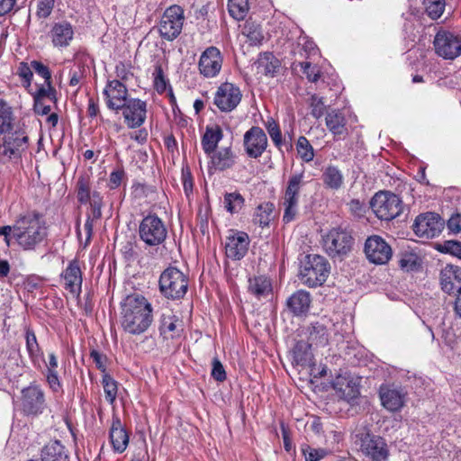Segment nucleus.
Wrapping results in <instances>:
<instances>
[{"mask_svg":"<svg viewBox=\"0 0 461 461\" xmlns=\"http://www.w3.org/2000/svg\"><path fill=\"white\" fill-rule=\"evenodd\" d=\"M0 159L5 162H18L28 150L30 138L28 127L24 122L17 121L14 108L0 99Z\"/></svg>","mask_w":461,"mask_h":461,"instance_id":"f257e3e1","label":"nucleus"},{"mask_svg":"<svg viewBox=\"0 0 461 461\" xmlns=\"http://www.w3.org/2000/svg\"><path fill=\"white\" fill-rule=\"evenodd\" d=\"M0 235L8 247L15 244L33 251L47 239L48 231L42 214L32 211L19 215L13 225L0 227Z\"/></svg>","mask_w":461,"mask_h":461,"instance_id":"f03ea898","label":"nucleus"},{"mask_svg":"<svg viewBox=\"0 0 461 461\" xmlns=\"http://www.w3.org/2000/svg\"><path fill=\"white\" fill-rule=\"evenodd\" d=\"M122 329L132 335L144 333L153 321L152 306L140 294L127 295L121 303Z\"/></svg>","mask_w":461,"mask_h":461,"instance_id":"7ed1b4c3","label":"nucleus"},{"mask_svg":"<svg viewBox=\"0 0 461 461\" xmlns=\"http://www.w3.org/2000/svg\"><path fill=\"white\" fill-rule=\"evenodd\" d=\"M159 291L167 299L180 300L188 290V276L175 267H168L160 275Z\"/></svg>","mask_w":461,"mask_h":461,"instance_id":"20e7f679","label":"nucleus"},{"mask_svg":"<svg viewBox=\"0 0 461 461\" xmlns=\"http://www.w3.org/2000/svg\"><path fill=\"white\" fill-rule=\"evenodd\" d=\"M353 245L351 233L341 227L332 228L322 237L323 249L333 259L342 260L350 253Z\"/></svg>","mask_w":461,"mask_h":461,"instance_id":"39448f33","label":"nucleus"},{"mask_svg":"<svg viewBox=\"0 0 461 461\" xmlns=\"http://www.w3.org/2000/svg\"><path fill=\"white\" fill-rule=\"evenodd\" d=\"M330 271L329 261L322 256L310 254L300 271L301 282L309 286L321 285L328 278Z\"/></svg>","mask_w":461,"mask_h":461,"instance_id":"423d86ee","label":"nucleus"},{"mask_svg":"<svg viewBox=\"0 0 461 461\" xmlns=\"http://www.w3.org/2000/svg\"><path fill=\"white\" fill-rule=\"evenodd\" d=\"M370 205L378 219L387 221L398 217L403 210L402 199L389 191L376 193Z\"/></svg>","mask_w":461,"mask_h":461,"instance_id":"0eeeda50","label":"nucleus"},{"mask_svg":"<svg viewBox=\"0 0 461 461\" xmlns=\"http://www.w3.org/2000/svg\"><path fill=\"white\" fill-rule=\"evenodd\" d=\"M303 185V173L294 174L288 179L280 203L284 209L283 221L285 223L294 221L299 213V194Z\"/></svg>","mask_w":461,"mask_h":461,"instance_id":"6e6552de","label":"nucleus"},{"mask_svg":"<svg viewBox=\"0 0 461 461\" xmlns=\"http://www.w3.org/2000/svg\"><path fill=\"white\" fill-rule=\"evenodd\" d=\"M184 22V10L181 6L174 5L167 7L158 26L159 35L168 41H174L181 33Z\"/></svg>","mask_w":461,"mask_h":461,"instance_id":"1a4fd4ad","label":"nucleus"},{"mask_svg":"<svg viewBox=\"0 0 461 461\" xmlns=\"http://www.w3.org/2000/svg\"><path fill=\"white\" fill-rule=\"evenodd\" d=\"M167 230L162 220L156 214L144 217L139 225V236L147 246L155 247L167 239Z\"/></svg>","mask_w":461,"mask_h":461,"instance_id":"9d476101","label":"nucleus"},{"mask_svg":"<svg viewBox=\"0 0 461 461\" xmlns=\"http://www.w3.org/2000/svg\"><path fill=\"white\" fill-rule=\"evenodd\" d=\"M360 451L371 461H386L389 448L385 440L375 435L362 433L357 435Z\"/></svg>","mask_w":461,"mask_h":461,"instance_id":"9b49d317","label":"nucleus"},{"mask_svg":"<svg viewBox=\"0 0 461 461\" xmlns=\"http://www.w3.org/2000/svg\"><path fill=\"white\" fill-rule=\"evenodd\" d=\"M22 411L26 416L36 417L46 409L45 395L38 385H30L22 390Z\"/></svg>","mask_w":461,"mask_h":461,"instance_id":"f8f14e48","label":"nucleus"},{"mask_svg":"<svg viewBox=\"0 0 461 461\" xmlns=\"http://www.w3.org/2000/svg\"><path fill=\"white\" fill-rule=\"evenodd\" d=\"M445 221L436 212H426L418 215L414 221L412 229L415 234L420 238H434L444 229Z\"/></svg>","mask_w":461,"mask_h":461,"instance_id":"ddd939ff","label":"nucleus"},{"mask_svg":"<svg viewBox=\"0 0 461 461\" xmlns=\"http://www.w3.org/2000/svg\"><path fill=\"white\" fill-rule=\"evenodd\" d=\"M222 64L223 56L221 50L217 47L210 46L200 56L199 73L205 78H214L220 74Z\"/></svg>","mask_w":461,"mask_h":461,"instance_id":"4468645a","label":"nucleus"},{"mask_svg":"<svg viewBox=\"0 0 461 461\" xmlns=\"http://www.w3.org/2000/svg\"><path fill=\"white\" fill-rule=\"evenodd\" d=\"M433 43L436 53L446 59H454L461 54V38L450 32L439 31Z\"/></svg>","mask_w":461,"mask_h":461,"instance_id":"2eb2a0df","label":"nucleus"},{"mask_svg":"<svg viewBox=\"0 0 461 461\" xmlns=\"http://www.w3.org/2000/svg\"><path fill=\"white\" fill-rule=\"evenodd\" d=\"M242 94L240 89L232 83H222L214 95V104L224 113L233 111L240 103Z\"/></svg>","mask_w":461,"mask_h":461,"instance_id":"dca6fc26","label":"nucleus"},{"mask_svg":"<svg viewBox=\"0 0 461 461\" xmlns=\"http://www.w3.org/2000/svg\"><path fill=\"white\" fill-rule=\"evenodd\" d=\"M364 251L366 258L375 265L386 264L393 254L390 245L378 235H372L366 240Z\"/></svg>","mask_w":461,"mask_h":461,"instance_id":"f3484780","label":"nucleus"},{"mask_svg":"<svg viewBox=\"0 0 461 461\" xmlns=\"http://www.w3.org/2000/svg\"><path fill=\"white\" fill-rule=\"evenodd\" d=\"M77 198L80 203H89L95 218L102 217L103 197L99 191L91 190L88 179L83 176L77 182Z\"/></svg>","mask_w":461,"mask_h":461,"instance_id":"a211bd4d","label":"nucleus"},{"mask_svg":"<svg viewBox=\"0 0 461 461\" xmlns=\"http://www.w3.org/2000/svg\"><path fill=\"white\" fill-rule=\"evenodd\" d=\"M382 405L390 411H399L404 406L407 391L394 384H382L379 388Z\"/></svg>","mask_w":461,"mask_h":461,"instance_id":"6ab92c4d","label":"nucleus"},{"mask_svg":"<svg viewBox=\"0 0 461 461\" xmlns=\"http://www.w3.org/2000/svg\"><path fill=\"white\" fill-rule=\"evenodd\" d=\"M243 146L249 158H259L267 148V137L258 126H253L243 137Z\"/></svg>","mask_w":461,"mask_h":461,"instance_id":"aec40b11","label":"nucleus"},{"mask_svg":"<svg viewBox=\"0 0 461 461\" xmlns=\"http://www.w3.org/2000/svg\"><path fill=\"white\" fill-rule=\"evenodd\" d=\"M104 95L107 107L116 112L121 110L129 100L126 86L118 79L107 82L104 89Z\"/></svg>","mask_w":461,"mask_h":461,"instance_id":"412c9836","label":"nucleus"},{"mask_svg":"<svg viewBox=\"0 0 461 461\" xmlns=\"http://www.w3.org/2000/svg\"><path fill=\"white\" fill-rule=\"evenodd\" d=\"M124 122L130 129L140 127L146 121L147 104L139 98H131L122 107Z\"/></svg>","mask_w":461,"mask_h":461,"instance_id":"4be33fe9","label":"nucleus"},{"mask_svg":"<svg viewBox=\"0 0 461 461\" xmlns=\"http://www.w3.org/2000/svg\"><path fill=\"white\" fill-rule=\"evenodd\" d=\"M249 245V238L246 232L230 230L226 238L225 254L232 260H240L245 257Z\"/></svg>","mask_w":461,"mask_h":461,"instance_id":"5701e85b","label":"nucleus"},{"mask_svg":"<svg viewBox=\"0 0 461 461\" xmlns=\"http://www.w3.org/2000/svg\"><path fill=\"white\" fill-rule=\"evenodd\" d=\"M440 285L445 293L458 294L461 291V269L451 265L446 266L440 272Z\"/></svg>","mask_w":461,"mask_h":461,"instance_id":"b1692460","label":"nucleus"},{"mask_svg":"<svg viewBox=\"0 0 461 461\" xmlns=\"http://www.w3.org/2000/svg\"><path fill=\"white\" fill-rule=\"evenodd\" d=\"M329 325L330 321L326 317L312 322L306 329L307 340L313 346H325L329 341Z\"/></svg>","mask_w":461,"mask_h":461,"instance_id":"393cba45","label":"nucleus"},{"mask_svg":"<svg viewBox=\"0 0 461 461\" xmlns=\"http://www.w3.org/2000/svg\"><path fill=\"white\" fill-rule=\"evenodd\" d=\"M311 303V294L305 290H298L287 298L286 307L293 315L299 317L309 312Z\"/></svg>","mask_w":461,"mask_h":461,"instance_id":"a878e982","label":"nucleus"},{"mask_svg":"<svg viewBox=\"0 0 461 461\" xmlns=\"http://www.w3.org/2000/svg\"><path fill=\"white\" fill-rule=\"evenodd\" d=\"M209 156L211 157L212 167L218 171L230 169L236 164L237 155L230 146L215 149Z\"/></svg>","mask_w":461,"mask_h":461,"instance_id":"bb28decb","label":"nucleus"},{"mask_svg":"<svg viewBox=\"0 0 461 461\" xmlns=\"http://www.w3.org/2000/svg\"><path fill=\"white\" fill-rule=\"evenodd\" d=\"M74 30L68 22L56 23L50 31V37L55 47L64 48L73 40Z\"/></svg>","mask_w":461,"mask_h":461,"instance_id":"cd10ccee","label":"nucleus"},{"mask_svg":"<svg viewBox=\"0 0 461 461\" xmlns=\"http://www.w3.org/2000/svg\"><path fill=\"white\" fill-rule=\"evenodd\" d=\"M273 290L270 278L265 275H258L249 277L248 292L257 299L267 297Z\"/></svg>","mask_w":461,"mask_h":461,"instance_id":"c85d7f7f","label":"nucleus"},{"mask_svg":"<svg viewBox=\"0 0 461 461\" xmlns=\"http://www.w3.org/2000/svg\"><path fill=\"white\" fill-rule=\"evenodd\" d=\"M258 74L274 77L281 68L280 60L270 52L261 53L255 62Z\"/></svg>","mask_w":461,"mask_h":461,"instance_id":"c756f323","label":"nucleus"},{"mask_svg":"<svg viewBox=\"0 0 461 461\" xmlns=\"http://www.w3.org/2000/svg\"><path fill=\"white\" fill-rule=\"evenodd\" d=\"M110 441L115 452L122 453L129 444V435L119 419L113 420L110 429Z\"/></svg>","mask_w":461,"mask_h":461,"instance_id":"7c9ffc66","label":"nucleus"},{"mask_svg":"<svg viewBox=\"0 0 461 461\" xmlns=\"http://www.w3.org/2000/svg\"><path fill=\"white\" fill-rule=\"evenodd\" d=\"M222 137L223 132L219 125L207 126L201 140V145L204 153L211 155L214 152Z\"/></svg>","mask_w":461,"mask_h":461,"instance_id":"2f4dec72","label":"nucleus"},{"mask_svg":"<svg viewBox=\"0 0 461 461\" xmlns=\"http://www.w3.org/2000/svg\"><path fill=\"white\" fill-rule=\"evenodd\" d=\"M321 180L325 188L337 191L344 185V175L334 165H328L322 170Z\"/></svg>","mask_w":461,"mask_h":461,"instance_id":"473e14b6","label":"nucleus"},{"mask_svg":"<svg viewBox=\"0 0 461 461\" xmlns=\"http://www.w3.org/2000/svg\"><path fill=\"white\" fill-rule=\"evenodd\" d=\"M41 461H68L65 447L58 440L50 441L41 449Z\"/></svg>","mask_w":461,"mask_h":461,"instance_id":"72a5a7b5","label":"nucleus"},{"mask_svg":"<svg viewBox=\"0 0 461 461\" xmlns=\"http://www.w3.org/2000/svg\"><path fill=\"white\" fill-rule=\"evenodd\" d=\"M66 285L71 292H79L82 285V275L77 260L71 261L64 273Z\"/></svg>","mask_w":461,"mask_h":461,"instance_id":"f704fd0d","label":"nucleus"},{"mask_svg":"<svg viewBox=\"0 0 461 461\" xmlns=\"http://www.w3.org/2000/svg\"><path fill=\"white\" fill-rule=\"evenodd\" d=\"M182 330V321L173 314H162L160 319L159 331L164 337L170 336L175 338L179 336V331Z\"/></svg>","mask_w":461,"mask_h":461,"instance_id":"c9c22d12","label":"nucleus"},{"mask_svg":"<svg viewBox=\"0 0 461 461\" xmlns=\"http://www.w3.org/2000/svg\"><path fill=\"white\" fill-rule=\"evenodd\" d=\"M326 126L336 137H341L347 133L346 119L344 115L337 111H330L327 113Z\"/></svg>","mask_w":461,"mask_h":461,"instance_id":"e433bc0d","label":"nucleus"},{"mask_svg":"<svg viewBox=\"0 0 461 461\" xmlns=\"http://www.w3.org/2000/svg\"><path fill=\"white\" fill-rule=\"evenodd\" d=\"M312 344L307 340H300L298 341L293 350L294 361L296 365L300 366H307L312 362Z\"/></svg>","mask_w":461,"mask_h":461,"instance_id":"4c0bfd02","label":"nucleus"},{"mask_svg":"<svg viewBox=\"0 0 461 461\" xmlns=\"http://www.w3.org/2000/svg\"><path fill=\"white\" fill-rule=\"evenodd\" d=\"M274 211L272 203L259 204L254 212L253 222L260 227L268 226Z\"/></svg>","mask_w":461,"mask_h":461,"instance_id":"58836bf2","label":"nucleus"},{"mask_svg":"<svg viewBox=\"0 0 461 461\" xmlns=\"http://www.w3.org/2000/svg\"><path fill=\"white\" fill-rule=\"evenodd\" d=\"M242 34L248 39L250 45H258L264 39L260 26L252 21H246L242 28Z\"/></svg>","mask_w":461,"mask_h":461,"instance_id":"ea45409f","label":"nucleus"},{"mask_svg":"<svg viewBox=\"0 0 461 461\" xmlns=\"http://www.w3.org/2000/svg\"><path fill=\"white\" fill-rule=\"evenodd\" d=\"M244 203V197L238 192L224 194V208L231 214L238 213L243 208Z\"/></svg>","mask_w":461,"mask_h":461,"instance_id":"a19ab883","label":"nucleus"},{"mask_svg":"<svg viewBox=\"0 0 461 461\" xmlns=\"http://www.w3.org/2000/svg\"><path fill=\"white\" fill-rule=\"evenodd\" d=\"M32 95L33 102L44 101L46 98L53 103L57 102V91L52 86L51 81L44 82V84L39 86L37 90Z\"/></svg>","mask_w":461,"mask_h":461,"instance_id":"79ce46f5","label":"nucleus"},{"mask_svg":"<svg viewBox=\"0 0 461 461\" xmlns=\"http://www.w3.org/2000/svg\"><path fill=\"white\" fill-rule=\"evenodd\" d=\"M25 340L30 358L33 361L37 360L42 352L37 341L35 332L30 328L25 330Z\"/></svg>","mask_w":461,"mask_h":461,"instance_id":"37998d69","label":"nucleus"},{"mask_svg":"<svg viewBox=\"0 0 461 461\" xmlns=\"http://www.w3.org/2000/svg\"><path fill=\"white\" fill-rule=\"evenodd\" d=\"M228 9L234 19L243 20L249 12V0H228Z\"/></svg>","mask_w":461,"mask_h":461,"instance_id":"c03bdc74","label":"nucleus"},{"mask_svg":"<svg viewBox=\"0 0 461 461\" xmlns=\"http://www.w3.org/2000/svg\"><path fill=\"white\" fill-rule=\"evenodd\" d=\"M296 150L303 161L308 163L313 160L314 149L306 137L300 136L298 138Z\"/></svg>","mask_w":461,"mask_h":461,"instance_id":"a18cd8bd","label":"nucleus"},{"mask_svg":"<svg viewBox=\"0 0 461 461\" xmlns=\"http://www.w3.org/2000/svg\"><path fill=\"white\" fill-rule=\"evenodd\" d=\"M102 384L105 399L109 403H113L117 396V382L107 373L103 374Z\"/></svg>","mask_w":461,"mask_h":461,"instance_id":"49530a36","label":"nucleus"},{"mask_svg":"<svg viewBox=\"0 0 461 461\" xmlns=\"http://www.w3.org/2000/svg\"><path fill=\"white\" fill-rule=\"evenodd\" d=\"M265 127L276 147L280 149L283 144V137L277 122L269 117L265 122Z\"/></svg>","mask_w":461,"mask_h":461,"instance_id":"de8ad7c7","label":"nucleus"},{"mask_svg":"<svg viewBox=\"0 0 461 461\" xmlns=\"http://www.w3.org/2000/svg\"><path fill=\"white\" fill-rule=\"evenodd\" d=\"M427 14L433 20L439 18L446 6L445 0H424Z\"/></svg>","mask_w":461,"mask_h":461,"instance_id":"09e8293b","label":"nucleus"},{"mask_svg":"<svg viewBox=\"0 0 461 461\" xmlns=\"http://www.w3.org/2000/svg\"><path fill=\"white\" fill-rule=\"evenodd\" d=\"M341 378H338L334 383V388L339 392V396L346 400L347 402H350L354 400L358 395V390L350 384V382H347L345 387H343V384L340 383Z\"/></svg>","mask_w":461,"mask_h":461,"instance_id":"8fccbe9b","label":"nucleus"},{"mask_svg":"<svg viewBox=\"0 0 461 461\" xmlns=\"http://www.w3.org/2000/svg\"><path fill=\"white\" fill-rule=\"evenodd\" d=\"M399 266L404 271H412L420 266V258L414 253H403L399 260Z\"/></svg>","mask_w":461,"mask_h":461,"instance_id":"3c124183","label":"nucleus"},{"mask_svg":"<svg viewBox=\"0 0 461 461\" xmlns=\"http://www.w3.org/2000/svg\"><path fill=\"white\" fill-rule=\"evenodd\" d=\"M436 249L442 253H447L461 258V243L455 240H445L438 243Z\"/></svg>","mask_w":461,"mask_h":461,"instance_id":"603ef678","label":"nucleus"},{"mask_svg":"<svg viewBox=\"0 0 461 461\" xmlns=\"http://www.w3.org/2000/svg\"><path fill=\"white\" fill-rule=\"evenodd\" d=\"M56 0H38L36 5V15L40 19L48 18L55 5Z\"/></svg>","mask_w":461,"mask_h":461,"instance_id":"864d4df0","label":"nucleus"},{"mask_svg":"<svg viewBox=\"0 0 461 461\" xmlns=\"http://www.w3.org/2000/svg\"><path fill=\"white\" fill-rule=\"evenodd\" d=\"M294 65L301 68L310 82H317L319 80L321 71L317 67L312 66L310 62H298V64L294 63Z\"/></svg>","mask_w":461,"mask_h":461,"instance_id":"5fc2aeb1","label":"nucleus"},{"mask_svg":"<svg viewBox=\"0 0 461 461\" xmlns=\"http://www.w3.org/2000/svg\"><path fill=\"white\" fill-rule=\"evenodd\" d=\"M17 74L23 79V86L26 88L29 87L33 77L32 63L30 65L24 62L20 63Z\"/></svg>","mask_w":461,"mask_h":461,"instance_id":"6e6d98bb","label":"nucleus"},{"mask_svg":"<svg viewBox=\"0 0 461 461\" xmlns=\"http://www.w3.org/2000/svg\"><path fill=\"white\" fill-rule=\"evenodd\" d=\"M154 76V87L158 93L165 92L167 88V80L160 65H156L153 72Z\"/></svg>","mask_w":461,"mask_h":461,"instance_id":"4d7b16f0","label":"nucleus"},{"mask_svg":"<svg viewBox=\"0 0 461 461\" xmlns=\"http://www.w3.org/2000/svg\"><path fill=\"white\" fill-rule=\"evenodd\" d=\"M312 115L316 119L321 118L325 112V104L323 99L317 95H312L311 98Z\"/></svg>","mask_w":461,"mask_h":461,"instance_id":"13d9d810","label":"nucleus"},{"mask_svg":"<svg viewBox=\"0 0 461 461\" xmlns=\"http://www.w3.org/2000/svg\"><path fill=\"white\" fill-rule=\"evenodd\" d=\"M32 70L38 75L41 76L44 82L51 81V73L47 66H45L43 63L32 60Z\"/></svg>","mask_w":461,"mask_h":461,"instance_id":"bf43d9fd","label":"nucleus"},{"mask_svg":"<svg viewBox=\"0 0 461 461\" xmlns=\"http://www.w3.org/2000/svg\"><path fill=\"white\" fill-rule=\"evenodd\" d=\"M305 461H319L325 456L326 451L323 449H316L307 446L303 448Z\"/></svg>","mask_w":461,"mask_h":461,"instance_id":"052dcab7","label":"nucleus"},{"mask_svg":"<svg viewBox=\"0 0 461 461\" xmlns=\"http://www.w3.org/2000/svg\"><path fill=\"white\" fill-rule=\"evenodd\" d=\"M212 376L218 382H223L226 379V372L221 361L218 358L212 359Z\"/></svg>","mask_w":461,"mask_h":461,"instance_id":"680f3d73","label":"nucleus"},{"mask_svg":"<svg viewBox=\"0 0 461 461\" xmlns=\"http://www.w3.org/2000/svg\"><path fill=\"white\" fill-rule=\"evenodd\" d=\"M90 357L93 359V361L95 362L96 367L104 374L106 371V362H107L106 356L99 353L95 349H93L90 352Z\"/></svg>","mask_w":461,"mask_h":461,"instance_id":"e2e57ef3","label":"nucleus"},{"mask_svg":"<svg viewBox=\"0 0 461 461\" xmlns=\"http://www.w3.org/2000/svg\"><path fill=\"white\" fill-rule=\"evenodd\" d=\"M447 229L452 233L461 232V213H454L447 221Z\"/></svg>","mask_w":461,"mask_h":461,"instance_id":"0e129e2a","label":"nucleus"},{"mask_svg":"<svg viewBox=\"0 0 461 461\" xmlns=\"http://www.w3.org/2000/svg\"><path fill=\"white\" fill-rule=\"evenodd\" d=\"M46 378L50 388L53 392L57 393L61 389V384L59 382L57 371H47Z\"/></svg>","mask_w":461,"mask_h":461,"instance_id":"69168bd1","label":"nucleus"},{"mask_svg":"<svg viewBox=\"0 0 461 461\" xmlns=\"http://www.w3.org/2000/svg\"><path fill=\"white\" fill-rule=\"evenodd\" d=\"M350 212L357 216L361 217L365 213V204L357 199H353L348 203Z\"/></svg>","mask_w":461,"mask_h":461,"instance_id":"338daca9","label":"nucleus"},{"mask_svg":"<svg viewBox=\"0 0 461 461\" xmlns=\"http://www.w3.org/2000/svg\"><path fill=\"white\" fill-rule=\"evenodd\" d=\"M115 74H116V77L119 78L118 80H120V81L121 80L127 81L132 76L130 69L122 62H120L116 65Z\"/></svg>","mask_w":461,"mask_h":461,"instance_id":"774afa93","label":"nucleus"}]
</instances>
